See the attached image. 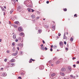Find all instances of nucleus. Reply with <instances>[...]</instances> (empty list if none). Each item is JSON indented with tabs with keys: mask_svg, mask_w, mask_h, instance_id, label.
<instances>
[{
	"mask_svg": "<svg viewBox=\"0 0 79 79\" xmlns=\"http://www.w3.org/2000/svg\"><path fill=\"white\" fill-rule=\"evenodd\" d=\"M24 3L25 5L27 7H31V6L30 5V3L29 2H26L25 3V2H24Z\"/></svg>",
	"mask_w": 79,
	"mask_h": 79,
	"instance_id": "nucleus-1",
	"label": "nucleus"
},
{
	"mask_svg": "<svg viewBox=\"0 0 79 79\" xmlns=\"http://www.w3.org/2000/svg\"><path fill=\"white\" fill-rule=\"evenodd\" d=\"M7 74L6 73L1 72L0 73V76H3V77H5L6 76Z\"/></svg>",
	"mask_w": 79,
	"mask_h": 79,
	"instance_id": "nucleus-2",
	"label": "nucleus"
},
{
	"mask_svg": "<svg viewBox=\"0 0 79 79\" xmlns=\"http://www.w3.org/2000/svg\"><path fill=\"white\" fill-rule=\"evenodd\" d=\"M59 45L60 46L61 48H63V45H64V44H63V43L62 41H60V42Z\"/></svg>",
	"mask_w": 79,
	"mask_h": 79,
	"instance_id": "nucleus-3",
	"label": "nucleus"
},
{
	"mask_svg": "<svg viewBox=\"0 0 79 79\" xmlns=\"http://www.w3.org/2000/svg\"><path fill=\"white\" fill-rule=\"evenodd\" d=\"M62 61H63V59H60V60H59L58 61L56 62V64H58L60 62H62Z\"/></svg>",
	"mask_w": 79,
	"mask_h": 79,
	"instance_id": "nucleus-4",
	"label": "nucleus"
},
{
	"mask_svg": "<svg viewBox=\"0 0 79 79\" xmlns=\"http://www.w3.org/2000/svg\"><path fill=\"white\" fill-rule=\"evenodd\" d=\"M56 74L55 73H53L51 74V77H50L51 79H54L55 77H53V76H55L56 75Z\"/></svg>",
	"mask_w": 79,
	"mask_h": 79,
	"instance_id": "nucleus-5",
	"label": "nucleus"
},
{
	"mask_svg": "<svg viewBox=\"0 0 79 79\" xmlns=\"http://www.w3.org/2000/svg\"><path fill=\"white\" fill-rule=\"evenodd\" d=\"M44 65H40V70H42V69H44Z\"/></svg>",
	"mask_w": 79,
	"mask_h": 79,
	"instance_id": "nucleus-6",
	"label": "nucleus"
},
{
	"mask_svg": "<svg viewBox=\"0 0 79 79\" xmlns=\"http://www.w3.org/2000/svg\"><path fill=\"white\" fill-rule=\"evenodd\" d=\"M18 51H16L15 53L12 54V55H13V56H16V55H18Z\"/></svg>",
	"mask_w": 79,
	"mask_h": 79,
	"instance_id": "nucleus-7",
	"label": "nucleus"
},
{
	"mask_svg": "<svg viewBox=\"0 0 79 79\" xmlns=\"http://www.w3.org/2000/svg\"><path fill=\"white\" fill-rule=\"evenodd\" d=\"M17 10L19 11H21L22 9H21V7L20 6H19L18 8L17 9Z\"/></svg>",
	"mask_w": 79,
	"mask_h": 79,
	"instance_id": "nucleus-8",
	"label": "nucleus"
},
{
	"mask_svg": "<svg viewBox=\"0 0 79 79\" xmlns=\"http://www.w3.org/2000/svg\"><path fill=\"white\" fill-rule=\"evenodd\" d=\"M52 31H54L55 30V26L54 25L52 27Z\"/></svg>",
	"mask_w": 79,
	"mask_h": 79,
	"instance_id": "nucleus-9",
	"label": "nucleus"
},
{
	"mask_svg": "<svg viewBox=\"0 0 79 79\" xmlns=\"http://www.w3.org/2000/svg\"><path fill=\"white\" fill-rule=\"evenodd\" d=\"M18 31H19V32H21V31H23V30H22V28L21 27H19L18 28Z\"/></svg>",
	"mask_w": 79,
	"mask_h": 79,
	"instance_id": "nucleus-10",
	"label": "nucleus"
},
{
	"mask_svg": "<svg viewBox=\"0 0 79 79\" xmlns=\"http://www.w3.org/2000/svg\"><path fill=\"white\" fill-rule=\"evenodd\" d=\"M19 46L21 47V48H23V43H22L20 44H19Z\"/></svg>",
	"mask_w": 79,
	"mask_h": 79,
	"instance_id": "nucleus-11",
	"label": "nucleus"
},
{
	"mask_svg": "<svg viewBox=\"0 0 79 79\" xmlns=\"http://www.w3.org/2000/svg\"><path fill=\"white\" fill-rule=\"evenodd\" d=\"M13 37L14 39H16V34L14 35H13Z\"/></svg>",
	"mask_w": 79,
	"mask_h": 79,
	"instance_id": "nucleus-12",
	"label": "nucleus"
},
{
	"mask_svg": "<svg viewBox=\"0 0 79 79\" xmlns=\"http://www.w3.org/2000/svg\"><path fill=\"white\" fill-rule=\"evenodd\" d=\"M14 23L16 24H17V25H19V22L18 21H16Z\"/></svg>",
	"mask_w": 79,
	"mask_h": 79,
	"instance_id": "nucleus-13",
	"label": "nucleus"
},
{
	"mask_svg": "<svg viewBox=\"0 0 79 79\" xmlns=\"http://www.w3.org/2000/svg\"><path fill=\"white\" fill-rule=\"evenodd\" d=\"M60 74L61 75V76H65V75L64 74V73H62V72H60Z\"/></svg>",
	"mask_w": 79,
	"mask_h": 79,
	"instance_id": "nucleus-14",
	"label": "nucleus"
},
{
	"mask_svg": "<svg viewBox=\"0 0 79 79\" xmlns=\"http://www.w3.org/2000/svg\"><path fill=\"white\" fill-rule=\"evenodd\" d=\"M27 10H28L29 12H31V11H32V9L27 8Z\"/></svg>",
	"mask_w": 79,
	"mask_h": 79,
	"instance_id": "nucleus-15",
	"label": "nucleus"
},
{
	"mask_svg": "<svg viewBox=\"0 0 79 79\" xmlns=\"http://www.w3.org/2000/svg\"><path fill=\"white\" fill-rule=\"evenodd\" d=\"M10 61H11V63H14V62H15V60L12 59Z\"/></svg>",
	"mask_w": 79,
	"mask_h": 79,
	"instance_id": "nucleus-16",
	"label": "nucleus"
},
{
	"mask_svg": "<svg viewBox=\"0 0 79 79\" xmlns=\"http://www.w3.org/2000/svg\"><path fill=\"white\" fill-rule=\"evenodd\" d=\"M67 39V37L65 35V33H64V39Z\"/></svg>",
	"mask_w": 79,
	"mask_h": 79,
	"instance_id": "nucleus-17",
	"label": "nucleus"
},
{
	"mask_svg": "<svg viewBox=\"0 0 79 79\" xmlns=\"http://www.w3.org/2000/svg\"><path fill=\"white\" fill-rule=\"evenodd\" d=\"M20 35H21V36H22L23 35L24 36V33L23 32H21L20 34Z\"/></svg>",
	"mask_w": 79,
	"mask_h": 79,
	"instance_id": "nucleus-18",
	"label": "nucleus"
},
{
	"mask_svg": "<svg viewBox=\"0 0 79 79\" xmlns=\"http://www.w3.org/2000/svg\"><path fill=\"white\" fill-rule=\"evenodd\" d=\"M68 69H69V70L70 72H71V71L72 69H71V67L69 66L68 67Z\"/></svg>",
	"mask_w": 79,
	"mask_h": 79,
	"instance_id": "nucleus-19",
	"label": "nucleus"
},
{
	"mask_svg": "<svg viewBox=\"0 0 79 79\" xmlns=\"http://www.w3.org/2000/svg\"><path fill=\"white\" fill-rule=\"evenodd\" d=\"M61 71H62V72H64V71H65V68H62V69H61Z\"/></svg>",
	"mask_w": 79,
	"mask_h": 79,
	"instance_id": "nucleus-20",
	"label": "nucleus"
},
{
	"mask_svg": "<svg viewBox=\"0 0 79 79\" xmlns=\"http://www.w3.org/2000/svg\"><path fill=\"white\" fill-rule=\"evenodd\" d=\"M53 63V60H50L49 62V64H50L51 63Z\"/></svg>",
	"mask_w": 79,
	"mask_h": 79,
	"instance_id": "nucleus-21",
	"label": "nucleus"
},
{
	"mask_svg": "<svg viewBox=\"0 0 79 79\" xmlns=\"http://www.w3.org/2000/svg\"><path fill=\"white\" fill-rule=\"evenodd\" d=\"M41 50H44V47H41Z\"/></svg>",
	"mask_w": 79,
	"mask_h": 79,
	"instance_id": "nucleus-22",
	"label": "nucleus"
},
{
	"mask_svg": "<svg viewBox=\"0 0 79 79\" xmlns=\"http://www.w3.org/2000/svg\"><path fill=\"white\" fill-rule=\"evenodd\" d=\"M31 17L33 19H34V18H35V16L34 15H32L31 16Z\"/></svg>",
	"mask_w": 79,
	"mask_h": 79,
	"instance_id": "nucleus-23",
	"label": "nucleus"
},
{
	"mask_svg": "<svg viewBox=\"0 0 79 79\" xmlns=\"http://www.w3.org/2000/svg\"><path fill=\"white\" fill-rule=\"evenodd\" d=\"M14 11V10H13V9L11 10L10 11V14H12V13H13Z\"/></svg>",
	"mask_w": 79,
	"mask_h": 79,
	"instance_id": "nucleus-24",
	"label": "nucleus"
},
{
	"mask_svg": "<svg viewBox=\"0 0 79 79\" xmlns=\"http://www.w3.org/2000/svg\"><path fill=\"white\" fill-rule=\"evenodd\" d=\"M56 48H57L56 46L55 45L53 46V48H54V49H55Z\"/></svg>",
	"mask_w": 79,
	"mask_h": 79,
	"instance_id": "nucleus-25",
	"label": "nucleus"
},
{
	"mask_svg": "<svg viewBox=\"0 0 79 79\" xmlns=\"http://www.w3.org/2000/svg\"><path fill=\"white\" fill-rule=\"evenodd\" d=\"M44 27H45V28H48V26L47 25L44 26Z\"/></svg>",
	"mask_w": 79,
	"mask_h": 79,
	"instance_id": "nucleus-26",
	"label": "nucleus"
},
{
	"mask_svg": "<svg viewBox=\"0 0 79 79\" xmlns=\"http://www.w3.org/2000/svg\"><path fill=\"white\" fill-rule=\"evenodd\" d=\"M70 40L71 41H72H72H73V37H71Z\"/></svg>",
	"mask_w": 79,
	"mask_h": 79,
	"instance_id": "nucleus-27",
	"label": "nucleus"
},
{
	"mask_svg": "<svg viewBox=\"0 0 79 79\" xmlns=\"http://www.w3.org/2000/svg\"><path fill=\"white\" fill-rule=\"evenodd\" d=\"M10 64L12 66H15V64H14V63H11Z\"/></svg>",
	"mask_w": 79,
	"mask_h": 79,
	"instance_id": "nucleus-28",
	"label": "nucleus"
},
{
	"mask_svg": "<svg viewBox=\"0 0 79 79\" xmlns=\"http://www.w3.org/2000/svg\"><path fill=\"white\" fill-rule=\"evenodd\" d=\"M38 32H39V33L40 34L41 32H42V31H41V30H38Z\"/></svg>",
	"mask_w": 79,
	"mask_h": 79,
	"instance_id": "nucleus-29",
	"label": "nucleus"
},
{
	"mask_svg": "<svg viewBox=\"0 0 79 79\" xmlns=\"http://www.w3.org/2000/svg\"><path fill=\"white\" fill-rule=\"evenodd\" d=\"M64 11H67V9L66 8L64 9Z\"/></svg>",
	"mask_w": 79,
	"mask_h": 79,
	"instance_id": "nucleus-30",
	"label": "nucleus"
},
{
	"mask_svg": "<svg viewBox=\"0 0 79 79\" xmlns=\"http://www.w3.org/2000/svg\"><path fill=\"white\" fill-rule=\"evenodd\" d=\"M18 40H21V38L20 37H19Z\"/></svg>",
	"mask_w": 79,
	"mask_h": 79,
	"instance_id": "nucleus-31",
	"label": "nucleus"
},
{
	"mask_svg": "<svg viewBox=\"0 0 79 79\" xmlns=\"http://www.w3.org/2000/svg\"><path fill=\"white\" fill-rule=\"evenodd\" d=\"M14 18V19H17V17H16V16H15Z\"/></svg>",
	"mask_w": 79,
	"mask_h": 79,
	"instance_id": "nucleus-32",
	"label": "nucleus"
},
{
	"mask_svg": "<svg viewBox=\"0 0 79 79\" xmlns=\"http://www.w3.org/2000/svg\"><path fill=\"white\" fill-rule=\"evenodd\" d=\"M34 11H35V10L32 9H31V12H34Z\"/></svg>",
	"mask_w": 79,
	"mask_h": 79,
	"instance_id": "nucleus-33",
	"label": "nucleus"
},
{
	"mask_svg": "<svg viewBox=\"0 0 79 79\" xmlns=\"http://www.w3.org/2000/svg\"><path fill=\"white\" fill-rule=\"evenodd\" d=\"M7 61V59L6 58L5 59H4V61H5V62H6Z\"/></svg>",
	"mask_w": 79,
	"mask_h": 79,
	"instance_id": "nucleus-34",
	"label": "nucleus"
},
{
	"mask_svg": "<svg viewBox=\"0 0 79 79\" xmlns=\"http://www.w3.org/2000/svg\"><path fill=\"white\" fill-rule=\"evenodd\" d=\"M48 48H47L46 47H45V48H44V49L45 50H47Z\"/></svg>",
	"mask_w": 79,
	"mask_h": 79,
	"instance_id": "nucleus-35",
	"label": "nucleus"
},
{
	"mask_svg": "<svg viewBox=\"0 0 79 79\" xmlns=\"http://www.w3.org/2000/svg\"><path fill=\"white\" fill-rule=\"evenodd\" d=\"M61 34L60 33H58V35L59 36H61Z\"/></svg>",
	"mask_w": 79,
	"mask_h": 79,
	"instance_id": "nucleus-36",
	"label": "nucleus"
},
{
	"mask_svg": "<svg viewBox=\"0 0 79 79\" xmlns=\"http://www.w3.org/2000/svg\"><path fill=\"white\" fill-rule=\"evenodd\" d=\"M21 75H22V76H24V73H22Z\"/></svg>",
	"mask_w": 79,
	"mask_h": 79,
	"instance_id": "nucleus-37",
	"label": "nucleus"
},
{
	"mask_svg": "<svg viewBox=\"0 0 79 79\" xmlns=\"http://www.w3.org/2000/svg\"><path fill=\"white\" fill-rule=\"evenodd\" d=\"M50 50L51 52H52L53 51V49H52V48H51Z\"/></svg>",
	"mask_w": 79,
	"mask_h": 79,
	"instance_id": "nucleus-38",
	"label": "nucleus"
},
{
	"mask_svg": "<svg viewBox=\"0 0 79 79\" xmlns=\"http://www.w3.org/2000/svg\"><path fill=\"white\" fill-rule=\"evenodd\" d=\"M32 62V60H30L29 61V63H31V62Z\"/></svg>",
	"mask_w": 79,
	"mask_h": 79,
	"instance_id": "nucleus-39",
	"label": "nucleus"
},
{
	"mask_svg": "<svg viewBox=\"0 0 79 79\" xmlns=\"http://www.w3.org/2000/svg\"><path fill=\"white\" fill-rule=\"evenodd\" d=\"M30 60H32V61H35V60H34V59H31Z\"/></svg>",
	"mask_w": 79,
	"mask_h": 79,
	"instance_id": "nucleus-40",
	"label": "nucleus"
},
{
	"mask_svg": "<svg viewBox=\"0 0 79 79\" xmlns=\"http://www.w3.org/2000/svg\"><path fill=\"white\" fill-rule=\"evenodd\" d=\"M1 8L2 10H4V8H3V7H1Z\"/></svg>",
	"mask_w": 79,
	"mask_h": 79,
	"instance_id": "nucleus-41",
	"label": "nucleus"
},
{
	"mask_svg": "<svg viewBox=\"0 0 79 79\" xmlns=\"http://www.w3.org/2000/svg\"><path fill=\"white\" fill-rule=\"evenodd\" d=\"M20 55H23V51H20Z\"/></svg>",
	"mask_w": 79,
	"mask_h": 79,
	"instance_id": "nucleus-42",
	"label": "nucleus"
},
{
	"mask_svg": "<svg viewBox=\"0 0 79 79\" xmlns=\"http://www.w3.org/2000/svg\"><path fill=\"white\" fill-rule=\"evenodd\" d=\"M46 3H47V4H48V3H49V2L48 1H47L46 2Z\"/></svg>",
	"mask_w": 79,
	"mask_h": 79,
	"instance_id": "nucleus-43",
	"label": "nucleus"
},
{
	"mask_svg": "<svg viewBox=\"0 0 79 79\" xmlns=\"http://www.w3.org/2000/svg\"><path fill=\"white\" fill-rule=\"evenodd\" d=\"M64 44H65V45H66V41H64Z\"/></svg>",
	"mask_w": 79,
	"mask_h": 79,
	"instance_id": "nucleus-44",
	"label": "nucleus"
},
{
	"mask_svg": "<svg viewBox=\"0 0 79 79\" xmlns=\"http://www.w3.org/2000/svg\"><path fill=\"white\" fill-rule=\"evenodd\" d=\"M18 78H19V79H22V78H21V77H18Z\"/></svg>",
	"mask_w": 79,
	"mask_h": 79,
	"instance_id": "nucleus-45",
	"label": "nucleus"
},
{
	"mask_svg": "<svg viewBox=\"0 0 79 79\" xmlns=\"http://www.w3.org/2000/svg\"><path fill=\"white\" fill-rule=\"evenodd\" d=\"M12 45H15V43L13 42V43H12Z\"/></svg>",
	"mask_w": 79,
	"mask_h": 79,
	"instance_id": "nucleus-46",
	"label": "nucleus"
},
{
	"mask_svg": "<svg viewBox=\"0 0 79 79\" xmlns=\"http://www.w3.org/2000/svg\"><path fill=\"white\" fill-rule=\"evenodd\" d=\"M75 16H76V17H77V15H76V14H75L74 15V17H75Z\"/></svg>",
	"mask_w": 79,
	"mask_h": 79,
	"instance_id": "nucleus-47",
	"label": "nucleus"
},
{
	"mask_svg": "<svg viewBox=\"0 0 79 79\" xmlns=\"http://www.w3.org/2000/svg\"><path fill=\"white\" fill-rule=\"evenodd\" d=\"M66 50H67V51H68V48H66Z\"/></svg>",
	"mask_w": 79,
	"mask_h": 79,
	"instance_id": "nucleus-48",
	"label": "nucleus"
},
{
	"mask_svg": "<svg viewBox=\"0 0 79 79\" xmlns=\"http://www.w3.org/2000/svg\"><path fill=\"white\" fill-rule=\"evenodd\" d=\"M38 27H36L35 28V29H36V30H38Z\"/></svg>",
	"mask_w": 79,
	"mask_h": 79,
	"instance_id": "nucleus-49",
	"label": "nucleus"
},
{
	"mask_svg": "<svg viewBox=\"0 0 79 79\" xmlns=\"http://www.w3.org/2000/svg\"><path fill=\"white\" fill-rule=\"evenodd\" d=\"M18 40H15V42H18Z\"/></svg>",
	"mask_w": 79,
	"mask_h": 79,
	"instance_id": "nucleus-50",
	"label": "nucleus"
},
{
	"mask_svg": "<svg viewBox=\"0 0 79 79\" xmlns=\"http://www.w3.org/2000/svg\"><path fill=\"white\" fill-rule=\"evenodd\" d=\"M73 66H74V68H76V65L75 64H73Z\"/></svg>",
	"mask_w": 79,
	"mask_h": 79,
	"instance_id": "nucleus-51",
	"label": "nucleus"
},
{
	"mask_svg": "<svg viewBox=\"0 0 79 79\" xmlns=\"http://www.w3.org/2000/svg\"><path fill=\"white\" fill-rule=\"evenodd\" d=\"M36 19H39V17H36Z\"/></svg>",
	"mask_w": 79,
	"mask_h": 79,
	"instance_id": "nucleus-52",
	"label": "nucleus"
},
{
	"mask_svg": "<svg viewBox=\"0 0 79 79\" xmlns=\"http://www.w3.org/2000/svg\"><path fill=\"white\" fill-rule=\"evenodd\" d=\"M70 77H73V76L72 75H70Z\"/></svg>",
	"mask_w": 79,
	"mask_h": 79,
	"instance_id": "nucleus-53",
	"label": "nucleus"
},
{
	"mask_svg": "<svg viewBox=\"0 0 79 79\" xmlns=\"http://www.w3.org/2000/svg\"><path fill=\"white\" fill-rule=\"evenodd\" d=\"M53 45H52L51 46V48H53Z\"/></svg>",
	"mask_w": 79,
	"mask_h": 79,
	"instance_id": "nucleus-54",
	"label": "nucleus"
},
{
	"mask_svg": "<svg viewBox=\"0 0 79 79\" xmlns=\"http://www.w3.org/2000/svg\"><path fill=\"white\" fill-rule=\"evenodd\" d=\"M43 44H45V41H44V40H43Z\"/></svg>",
	"mask_w": 79,
	"mask_h": 79,
	"instance_id": "nucleus-55",
	"label": "nucleus"
},
{
	"mask_svg": "<svg viewBox=\"0 0 79 79\" xmlns=\"http://www.w3.org/2000/svg\"><path fill=\"white\" fill-rule=\"evenodd\" d=\"M9 24H11V22H10V21H9Z\"/></svg>",
	"mask_w": 79,
	"mask_h": 79,
	"instance_id": "nucleus-56",
	"label": "nucleus"
},
{
	"mask_svg": "<svg viewBox=\"0 0 79 79\" xmlns=\"http://www.w3.org/2000/svg\"><path fill=\"white\" fill-rule=\"evenodd\" d=\"M77 64H79V61H77Z\"/></svg>",
	"mask_w": 79,
	"mask_h": 79,
	"instance_id": "nucleus-57",
	"label": "nucleus"
},
{
	"mask_svg": "<svg viewBox=\"0 0 79 79\" xmlns=\"http://www.w3.org/2000/svg\"><path fill=\"white\" fill-rule=\"evenodd\" d=\"M44 45H43V44H42L41 45H40V46L41 47H43V46Z\"/></svg>",
	"mask_w": 79,
	"mask_h": 79,
	"instance_id": "nucleus-58",
	"label": "nucleus"
},
{
	"mask_svg": "<svg viewBox=\"0 0 79 79\" xmlns=\"http://www.w3.org/2000/svg\"><path fill=\"white\" fill-rule=\"evenodd\" d=\"M73 79H75V77H73Z\"/></svg>",
	"mask_w": 79,
	"mask_h": 79,
	"instance_id": "nucleus-59",
	"label": "nucleus"
},
{
	"mask_svg": "<svg viewBox=\"0 0 79 79\" xmlns=\"http://www.w3.org/2000/svg\"><path fill=\"white\" fill-rule=\"evenodd\" d=\"M3 15H5V12H3Z\"/></svg>",
	"mask_w": 79,
	"mask_h": 79,
	"instance_id": "nucleus-60",
	"label": "nucleus"
},
{
	"mask_svg": "<svg viewBox=\"0 0 79 79\" xmlns=\"http://www.w3.org/2000/svg\"><path fill=\"white\" fill-rule=\"evenodd\" d=\"M74 59H76V57H73V60H74Z\"/></svg>",
	"mask_w": 79,
	"mask_h": 79,
	"instance_id": "nucleus-61",
	"label": "nucleus"
},
{
	"mask_svg": "<svg viewBox=\"0 0 79 79\" xmlns=\"http://www.w3.org/2000/svg\"><path fill=\"white\" fill-rule=\"evenodd\" d=\"M17 50H19V47H17Z\"/></svg>",
	"mask_w": 79,
	"mask_h": 79,
	"instance_id": "nucleus-62",
	"label": "nucleus"
},
{
	"mask_svg": "<svg viewBox=\"0 0 79 79\" xmlns=\"http://www.w3.org/2000/svg\"><path fill=\"white\" fill-rule=\"evenodd\" d=\"M56 37L57 39H59V37H58V36H57Z\"/></svg>",
	"mask_w": 79,
	"mask_h": 79,
	"instance_id": "nucleus-63",
	"label": "nucleus"
},
{
	"mask_svg": "<svg viewBox=\"0 0 79 79\" xmlns=\"http://www.w3.org/2000/svg\"><path fill=\"white\" fill-rule=\"evenodd\" d=\"M7 53H9V51H7Z\"/></svg>",
	"mask_w": 79,
	"mask_h": 79,
	"instance_id": "nucleus-64",
	"label": "nucleus"
}]
</instances>
